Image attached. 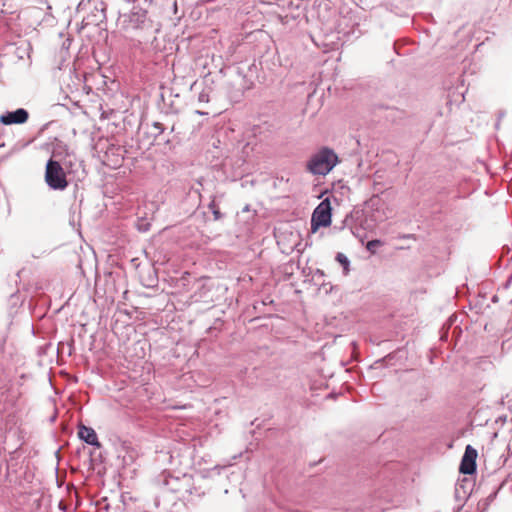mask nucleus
<instances>
[{
  "mask_svg": "<svg viewBox=\"0 0 512 512\" xmlns=\"http://www.w3.org/2000/svg\"><path fill=\"white\" fill-rule=\"evenodd\" d=\"M337 162V155L332 150L323 148L311 157L307 168L314 175H326L334 168Z\"/></svg>",
  "mask_w": 512,
  "mask_h": 512,
  "instance_id": "obj_1",
  "label": "nucleus"
},
{
  "mask_svg": "<svg viewBox=\"0 0 512 512\" xmlns=\"http://www.w3.org/2000/svg\"><path fill=\"white\" fill-rule=\"evenodd\" d=\"M332 223V205L329 198L322 200L314 209L311 216V233H316L320 228L329 227Z\"/></svg>",
  "mask_w": 512,
  "mask_h": 512,
  "instance_id": "obj_2",
  "label": "nucleus"
},
{
  "mask_svg": "<svg viewBox=\"0 0 512 512\" xmlns=\"http://www.w3.org/2000/svg\"><path fill=\"white\" fill-rule=\"evenodd\" d=\"M45 181L53 190H64L68 186L66 173L59 162L50 159L46 164Z\"/></svg>",
  "mask_w": 512,
  "mask_h": 512,
  "instance_id": "obj_3",
  "label": "nucleus"
},
{
  "mask_svg": "<svg viewBox=\"0 0 512 512\" xmlns=\"http://www.w3.org/2000/svg\"><path fill=\"white\" fill-rule=\"evenodd\" d=\"M477 451L470 445L466 446L459 470L463 474H472L476 470Z\"/></svg>",
  "mask_w": 512,
  "mask_h": 512,
  "instance_id": "obj_4",
  "label": "nucleus"
},
{
  "mask_svg": "<svg viewBox=\"0 0 512 512\" xmlns=\"http://www.w3.org/2000/svg\"><path fill=\"white\" fill-rule=\"evenodd\" d=\"M29 118V113L23 108L0 115V123L3 125L24 124Z\"/></svg>",
  "mask_w": 512,
  "mask_h": 512,
  "instance_id": "obj_5",
  "label": "nucleus"
},
{
  "mask_svg": "<svg viewBox=\"0 0 512 512\" xmlns=\"http://www.w3.org/2000/svg\"><path fill=\"white\" fill-rule=\"evenodd\" d=\"M78 435L80 439L85 441L87 444L99 447L100 443L98 441V437L94 429L90 427H86L84 425L79 427Z\"/></svg>",
  "mask_w": 512,
  "mask_h": 512,
  "instance_id": "obj_6",
  "label": "nucleus"
},
{
  "mask_svg": "<svg viewBox=\"0 0 512 512\" xmlns=\"http://www.w3.org/2000/svg\"><path fill=\"white\" fill-rule=\"evenodd\" d=\"M336 260L343 266L345 274L349 272V260L343 253H338Z\"/></svg>",
  "mask_w": 512,
  "mask_h": 512,
  "instance_id": "obj_7",
  "label": "nucleus"
},
{
  "mask_svg": "<svg viewBox=\"0 0 512 512\" xmlns=\"http://www.w3.org/2000/svg\"><path fill=\"white\" fill-rule=\"evenodd\" d=\"M382 245V241L375 239L371 240L366 244V249L371 253L374 254L376 252V248Z\"/></svg>",
  "mask_w": 512,
  "mask_h": 512,
  "instance_id": "obj_8",
  "label": "nucleus"
},
{
  "mask_svg": "<svg viewBox=\"0 0 512 512\" xmlns=\"http://www.w3.org/2000/svg\"><path fill=\"white\" fill-rule=\"evenodd\" d=\"M199 99H200V101H208V100H207V97H206L205 95H203V94H201V95L199 96Z\"/></svg>",
  "mask_w": 512,
  "mask_h": 512,
  "instance_id": "obj_9",
  "label": "nucleus"
}]
</instances>
